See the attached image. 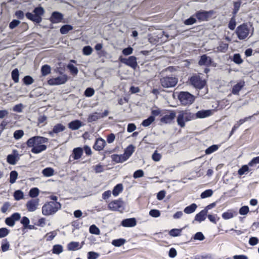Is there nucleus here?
<instances>
[{
  "label": "nucleus",
  "instance_id": "obj_1",
  "mask_svg": "<svg viewBox=\"0 0 259 259\" xmlns=\"http://www.w3.org/2000/svg\"><path fill=\"white\" fill-rule=\"evenodd\" d=\"M48 142L46 138L35 136L28 140L26 144L28 147H32L31 151L34 154L39 153L47 149V146L44 144Z\"/></svg>",
  "mask_w": 259,
  "mask_h": 259
},
{
  "label": "nucleus",
  "instance_id": "obj_2",
  "mask_svg": "<svg viewBox=\"0 0 259 259\" xmlns=\"http://www.w3.org/2000/svg\"><path fill=\"white\" fill-rule=\"evenodd\" d=\"M61 205L58 202H49L42 207V213L45 215H51L55 214L61 208Z\"/></svg>",
  "mask_w": 259,
  "mask_h": 259
},
{
  "label": "nucleus",
  "instance_id": "obj_3",
  "mask_svg": "<svg viewBox=\"0 0 259 259\" xmlns=\"http://www.w3.org/2000/svg\"><path fill=\"white\" fill-rule=\"evenodd\" d=\"M177 116V123L181 127L185 126V122L195 119V115L188 111H180Z\"/></svg>",
  "mask_w": 259,
  "mask_h": 259
},
{
  "label": "nucleus",
  "instance_id": "obj_4",
  "mask_svg": "<svg viewBox=\"0 0 259 259\" xmlns=\"http://www.w3.org/2000/svg\"><path fill=\"white\" fill-rule=\"evenodd\" d=\"M44 9L41 7L35 8L33 11V13H27L26 14V17L30 20L39 23L41 21V16L44 14Z\"/></svg>",
  "mask_w": 259,
  "mask_h": 259
},
{
  "label": "nucleus",
  "instance_id": "obj_5",
  "mask_svg": "<svg viewBox=\"0 0 259 259\" xmlns=\"http://www.w3.org/2000/svg\"><path fill=\"white\" fill-rule=\"evenodd\" d=\"M178 78L173 76H166L161 77L160 82L161 86L164 88H170L175 87L178 83Z\"/></svg>",
  "mask_w": 259,
  "mask_h": 259
},
{
  "label": "nucleus",
  "instance_id": "obj_6",
  "mask_svg": "<svg viewBox=\"0 0 259 259\" xmlns=\"http://www.w3.org/2000/svg\"><path fill=\"white\" fill-rule=\"evenodd\" d=\"M250 27L246 24H243L237 27L236 33L240 40L245 39L250 33Z\"/></svg>",
  "mask_w": 259,
  "mask_h": 259
},
{
  "label": "nucleus",
  "instance_id": "obj_7",
  "mask_svg": "<svg viewBox=\"0 0 259 259\" xmlns=\"http://www.w3.org/2000/svg\"><path fill=\"white\" fill-rule=\"evenodd\" d=\"M190 82L193 87L199 89H202L206 84L205 80L198 75L192 76L190 79Z\"/></svg>",
  "mask_w": 259,
  "mask_h": 259
},
{
  "label": "nucleus",
  "instance_id": "obj_8",
  "mask_svg": "<svg viewBox=\"0 0 259 259\" xmlns=\"http://www.w3.org/2000/svg\"><path fill=\"white\" fill-rule=\"evenodd\" d=\"M179 99L184 105L191 104L194 101V97L188 92H181L179 95Z\"/></svg>",
  "mask_w": 259,
  "mask_h": 259
},
{
  "label": "nucleus",
  "instance_id": "obj_9",
  "mask_svg": "<svg viewBox=\"0 0 259 259\" xmlns=\"http://www.w3.org/2000/svg\"><path fill=\"white\" fill-rule=\"evenodd\" d=\"M119 60L122 63L131 67L133 69H135L137 65V59L136 57L132 56L128 58H124L121 57H119Z\"/></svg>",
  "mask_w": 259,
  "mask_h": 259
},
{
  "label": "nucleus",
  "instance_id": "obj_10",
  "mask_svg": "<svg viewBox=\"0 0 259 259\" xmlns=\"http://www.w3.org/2000/svg\"><path fill=\"white\" fill-rule=\"evenodd\" d=\"M68 79L67 76L63 74L56 78H51L48 80V83L51 85H60L65 83Z\"/></svg>",
  "mask_w": 259,
  "mask_h": 259
},
{
  "label": "nucleus",
  "instance_id": "obj_11",
  "mask_svg": "<svg viewBox=\"0 0 259 259\" xmlns=\"http://www.w3.org/2000/svg\"><path fill=\"white\" fill-rule=\"evenodd\" d=\"M19 159V154L17 150H14L13 151V154L8 155L7 161L11 165H15L17 163Z\"/></svg>",
  "mask_w": 259,
  "mask_h": 259
},
{
  "label": "nucleus",
  "instance_id": "obj_12",
  "mask_svg": "<svg viewBox=\"0 0 259 259\" xmlns=\"http://www.w3.org/2000/svg\"><path fill=\"white\" fill-rule=\"evenodd\" d=\"M39 199H31L28 201L26 204V206L27 210L29 211L33 212L36 210L38 206L39 205Z\"/></svg>",
  "mask_w": 259,
  "mask_h": 259
},
{
  "label": "nucleus",
  "instance_id": "obj_13",
  "mask_svg": "<svg viewBox=\"0 0 259 259\" xmlns=\"http://www.w3.org/2000/svg\"><path fill=\"white\" fill-rule=\"evenodd\" d=\"M122 202L117 200L111 202L108 204V208L112 211H120L122 209Z\"/></svg>",
  "mask_w": 259,
  "mask_h": 259
},
{
  "label": "nucleus",
  "instance_id": "obj_14",
  "mask_svg": "<svg viewBox=\"0 0 259 259\" xmlns=\"http://www.w3.org/2000/svg\"><path fill=\"white\" fill-rule=\"evenodd\" d=\"M212 62V60L210 57L207 56L206 55H203L200 57L198 64L200 66H209Z\"/></svg>",
  "mask_w": 259,
  "mask_h": 259
},
{
  "label": "nucleus",
  "instance_id": "obj_15",
  "mask_svg": "<svg viewBox=\"0 0 259 259\" xmlns=\"http://www.w3.org/2000/svg\"><path fill=\"white\" fill-rule=\"evenodd\" d=\"M211 14L212 12L211 11H202L197 12L195 16L200 21H205L207 20L208 17Z\"/></svg>",
  "mask_w": 259,
  "mask_h": 259
},
{
  "label": "nucleus",
  "instance_id": "obj_16",
  "mask_svg": "<svg viewBox=\"0 0 259 259\" xmlns=\"http://www.w3.org/2000/svg\"><path fill=\"white\" fill-rule=\"evenodd\" d=\"M212 114V110H200L196 113L195 115V118H203L210 116Z\"/></svg>",
  "mask_w": 259,
  "mask_h": 259
},
{
  "label": "nucleus",
  "instance_id": "obj_17",
  "mask_svg": "<svg viewBox=\"0 0 259 259\" xmlns=\"http://www.w3.org/2000/svg\"><path fill=\"white\" fill-rule=\"evenodd\" d=\"M136 225V220L134 218L124 219L121 222V225L124 227H133Z\"/></svg>",
  "mask_w": 259,
  "mask_h": 259
},
{
  "label": "nucleus",
  "instance_id": "obj_18",
  "mask_svg": "<svg viewBox=\"0 0 259 259\" xmlns=\"http://www.w3.org/2000/svg\"><path fill=\"white\" fill-rule=\"evenodd\" d=\"M106 145L105 141L102 138H98L96 140V141L94 145V148L97 151L102 150Z\"/></svg>",
  "mask_w": 259,
  "mask_h": 259
},
{
  "label": "nucleus",
  "instance_id": "obj_19",
  "mask_svg": "<svg viewBox=\"0 0 259 259\" xmlns=\"http://www.w3.org/2000/svg\"><path fill=\"white\" fill-rule=\"evenodd\" d=\"M176 113L174 112H171L169 114L165 115L161 119V121L165 123H169L175 118Z\"/></svg>",
  "mask_w": 259,
  "mask_h": 259
},
{
  "label": "nucleus",
  "instance_id": "obj_20",
  "mask_svg": "<svg viewBox=\"0 0 259 259\" xmlns=\"http://www.w3.org/2000/svg\"><path fill=\"white\" fill-rule=\"evenodd\" d=\"M245 82L243 81H241L238 82L236 84L233 86L232 93L234 95H238L239 91L244 86Z\"/></svg>",
  "mask_w": 259,
  "mask_h": 259
},
{
  "label": "nucleus",
  "instance_id": "obj_21",
  "mask_svg": "<svg viewBox=\"0 0 259 259\" xmlns=\"http://www.w3.org/2000/svg\"><path fill=\"white\" fill-rule=\"evenodd\" d=\"M63 15L58 12H54L51 17V21L54 23H57L61 21Z\"/></svg>",
  "mask_w": 259,
  "mask_h": 259
},
{
  "label": "nucleus",
  "instance_id": "obj_22",
  "mask_svg": "<svg viewBox=\"0 0 259 259\" xmlns=\"http://www.w3.org/2000/svg\"><path fill=\"white\" fill-rule=\"evenodd\" d=\"M207 212L206 210H202L200 212L197 213L195 217V221H196L199 223L204 221L206 219V215Z\"/></svg>",
  "mask_w": 259,
  "mask_h": 259
},
{
  "label": "nucleus",
  "instance_id": "obj_23",
  "mask_svg": "<svg viewBox=\"0 0 259 259\" xmlns=\"http://www.w3.org/2000/svg\"><path fill=\"white\" fill-rule=\"evenodd\" d=\"M82 153L83 150L81 148H75L73 150L72 156L74 159H78L81 157Z\"/></svg>",
  "mask_w": 259,
  "mask_h": 259
},
{
  "label": "nucleus",
  "instance_id": "obj_24",
  "mask_svg": "<svg viewBox=\"0 0 259 259\" xmlns=\"http://www.w3.org/2000/svg\"><path fill=\"white\" fill-rule=\"evenodd\" d=\"M65 129V126L62 124H57L55 125L53 129L52 132H50L49 134L52 135L53 133L57 134L60 132H63Z\"/></svg>",
  "mask_w": 259,
  "mask_h": 259
},
{
  "label": "nucleus",
  "instance_id": "obj_25",
  "mask_svg": "<svg viewBox=\"0 0 259 259\" xmlns=\"http://www.w3.org/2000/svg\"><path fill=\"white\" fill-rule=\"evenodd\" d=\"M81 126V122L78 120L71 121L68 124V127L72 130H78Z\"/></svg>",
  "mask_w": 259,
  "mask_h": 259
},
{
  "label": "nucleus",
  "instance_id": "obj_26",
  "mask_svg": "<svg viewBox=\"0 0 259 259\" xmlns=\"http://www.w3.org/2000/svg\"><path fill=\"white\" fill-rule=\"evenodd\" d=\"M236 215V212L229 210L222 214V218L225 220H228L233 218Z\"/></svg>",
  "mask_w": 259,
  "mask_h": 259
},
{
  "label": "nucleus",
  "instance_id": "obj_27",
  "mask_svg": "<svg viewBox=\"0 0 259 259\" xmlns=\"http://www.w3.org/2000/svg\"><path fill=\"white\" fill-rule=\"evenodd\" d=\"M100 118H101L100 116V113L95 112L92 114H91L89 116L88 121L89 122H92L93 121H95Z\"/></svg>",
  "mask_w": 259,
  "mask_h": 259
},
{
  "label": "nucleus",
  "instance_id": "obj_28",
  "mask_svg": "<svg viewBox=\"0 0 259 259\" xmlns=\"http://www.w3.org/2000/svg\"><path fill=\"white\" fill-rule=\"evenodd\" d=\"M197 207L195 203H192L191 205L187 206L184 210L185 213L187 214H190L194 212Z\"/></svg>",
  "mask_w": 259,
  "mask_h": 259
},
{
  "label": "nucleus",
  "instance_id": "obj_29",
  "mask_svg": "<svg viewBox=\"0 0 259 259\" xmlns=\"http://www.w3.org/2000/svg\"><path fill=\"white\" fill-rule=\"evenodd\" d=\"M135 147L133 145H130L125 150L124 154L128 158L135 151Z\"/></svg>",
  "mask_w": 259,
  "mask_h": 259
},
{
  "label": "nucleus",
  "instance_id": "obj_30",
  "mask_svg": "<svg viewBox=\"0 0 259 259\" xmlns=\"http://www.w3.org/2000/svg\"><path fill=\"white\" fill-rule=\"evenodd\" d=\"M123 190V186L121 184H117L113 189L112 194L114 196H117Z\"/></svg>",
  "mask_w": 259,
  "mask_h": 259
},
{
  "label": "nucleus",
  "instance_id": "obj_31",
  "mask_svg": "<svg viewBox=\"0 0 259 259\" xmlns=\"http://www.w3.org/2000/svg\"><path fill=\"white\" fill-rule=\"evenodd\" d=\"M228 49V45L226 43L221 42L217 48V51L220 52H226Z\"/></svg>",
  "mask_w": 259,
  "mask_h": 259
},
{
  "label": "nucleus",
  "instance_id": "obj_32",
  "mask_svg": "<svg viewBox=\"0 0 259 259\" xmlns=\"http://www.w3.org/2000/svg\"><path fill=\"white\" fill-rule=\"evenodd\" d=\"M18 174L15 170H13L10 172V183L11 184H14L15 183L17 178Z\"/></svg>",
  "mask_w": 259,
  "mask_h": 259
},
{
  "label": "nucleus",
  "instance_id": "obj_33",
  "mask_svg": "<svg viewBox=\"0 0 259 259\" xmlns=\"http://www.w3.org/2000/svg\"><path fill=\"white\" fill-rule=\"evenodd\" d=\"M19 73L18 69H14L12 72V78L15 83H17L19 80Z\"/></svg>",
  "mask_w": 259,
  "mask_h": 259
},
{
  "label": "nucleus",
  "instance_id": "obj_34",
  "mask_svg": "<svg viewBox=\"0 0 259 259\" xmlns=\"http://www.w3.org/2000/svg\"><path fill=\"white\" fill-rule=\"evenodd\" d=\"M41 71L43 76H46L50 73L51 67L48 65H45L42 66Z\"/></svg>",
  "mask_w": 259,
  "mask_h": 259
},
{
  "label": "nucleus",
  "instance_id": "obj_35",
  "mask_svg": "<svg viewBox=\"0 0 259 259\" xmlns=\"http://www.w3.org/2000/svg\"><path fill=\"white\" fill-rule=\"evenodd\" d=\"M67 68L70 70L71 73L73 75H76L78 72L77 67L71 64H68L67 66Z\"/></svg>",
  "mask_w": 259,
  "mask_h": 259
},
{
  "label": "nucleus",
  "instance_id": "obj_36",
  "mask_svg": "<svg viewBox=\"0 0 259 259\" xmlns=\"http://www.w3.org/2000/svg\"><path fill=\"white\" fill-rule=\"evenodd\" d=\"M125 242V239L120 238L113 240L112 242V244L115 246L119 247L123 245Z\"/></svg>",
  "mask_w": 259,
  "mask_h": 259
},
{
  "label": "nucleus",
  "instance_id": "obj_37",
  "mask_svg": "<svg viewBox=\"0 0 259 259\" xmlns=\"http://www.w3.org/2000/svg\"><path fill=\"white\" fill-rule=\"evenodd\" d=\"M42 172L45 176L51 177L54 175V170L52 168L48 167L45 168Z\"/></svg>",
  "mask_w": 259,
  "mask_h": 259
},
{
  "label": "nucleus",
  "instance_id": "obj_38",
  "mask_svg": "<svg viewBox=\"0 0 259 259\" xmlns=\"http://www.w3.org/2000/svg\"><path fill=\"white\" fill-rule=\"evenodd\" d=\"M89 231L90 232L93 234L97 235L100 234V229L95 225H92L90 226Z\"/></svg>",
  "mask_w": 259,
  "mask_h": 259
},
{
  "label": "nucleus",
  "instance_id": "obj_39",
  "mask_svg": "<svg viewBox=\"0 0 259 259\" xmlns=\"http://www.w3.org/2000/svg\"><path fill=\"white\" fill-rule=\"evenodd\" d=\"M63 250V247L61 245H55L53 246L52 252L54 254H59Z\"/></svg>",
  "mask_w": 259,
  "mask_h": 259
},
{
  "label": "nucleus",
  "instance_id": "obj_40",
  "mask_svg": "<svg viewBox=\"0 0 259 259\" xmlns=\"http://www.w3.org/2000/svg\"><path fill=\"white\" fill-rule=\"evenodd\" d=\"M213 193V191L211 189H208L202 192L201 194L200 197L202 199L209 197L212 195Z\"/></svg>",
  "mask_w": 259,
  "mask_h": 259
},
{
  "label": "nucleus",
  "instance_id": "obj_41",
  "mask_svg": "<svg viewBox=\"0 0 259 259\" xmlns=\"http://www.w3.org/2000/svg\"><path fill=\"white\" fill-rule=\"evenodd\" d=\"M73 29L72 26L70 25H65L63 26L60 29V32L62 34H65L67 33L69 31Z\"/></svg>",
  "mask_w": 259,
  "mask_h": 259
},
{
  "label": "nucleus",
  "instance_id": "obj_42",
  "mask_svg": "<svg viewBox=\"0 0 259 259\" xmlns=\"http://www.w3.org/2000/svg\"><path fill=\"white\" fill-rule=\"evenodd\" d=\"M155 118L153 116H150L149 118H148L146 119H145L143 120V121L142 123V124L144 126H148L149 125H150L154 120Z\"/></svg>",
  "mask_w": 259,
  "mask_h": 259
},
{
  "label": "nucleus",
  "instance_id": "obj_43",
  "mask_svg": "<svg viewBox=\"0 0 259 259\" xmlns=\"http://www.w3.org/2000/svg\"><path fill=\"white\" fill-rule=\"evenodd\" d=\"M39 189L37 188H33L30 189L29 192V196L32 198H35L39 195Z\"/></svg>",
  "mask_w": 259,
  "mask_h": 259
},
{
  "label": "nucleus",
  "instance_id": "obj_44",
  "mask_svg": "<svg viewBox=\"0 0 259 259\" xmlns=\"http://www.w3.org/2000/svg\"><path fill=\"white\" fill-rule=\"evenodd\" d=\"M14 197L16 200H19L23 198L24 193L21 190H17L14 192Z\"/></svg>",
  "mask_w": 259,
  "mask_h": 259
},
{
  "label": "nucleus",
  "instance_id": "obj_45",
  "mask_svg": "<svg viewBox=\"0 0 259 259\" xmlns=\"http://www.w3.org/2000/svg\"><path fill=\"white\" fill-rule=\"evenodd\" d=\"M182 229H173L169 232V234L172 237L179 236L181 235Z\"/></svg>",
  "mask_w": 259,
  "mask_h": 259
},
{
  "label": "nucleus",
  "instance_id": "obj_46",
  "mask_svg": "<svg viewBox=\"0 0 259 259\" xmlns=\"http://www.w3.org/2000/svg\"><path fill=\"white\" fill-rule=\"evenodd\" d=\"M79 243L71 242L68 244L67 248L69 250H74L78 248Z\"/></svg>",
  "mask_w": 259,
  "mask_h": 259
},
{
  "label": "nucleus",
  "instance_id": "obj_47",
  "mask_svg": "<svg viewBox=\"0 0 259 259\" xmlns=\"http://www.w3.org/2000/svg\"><path fill=\"white\" fill-rule=\"evenodd\" d=\"M24 135V132L22 130H17L14 133V138L16 140H19Z\"/></svg>",
  "mask_w": 259,
  "mask_h": 259
},
{
  "label": "nucleus",
  "instance_id": "obj_48",
  "mask_svg": "<svg viewBox=\"0 0 259 259\" xmlns=\"http://www.w3.org/2000/svg\"><path fill=\"white\" fill-rule=\"evenodd\" d=\"M194 16L195 15H193L189 19H186L184 21V24L186 25H190L195 23L196 22V20L194 17Z\"/></svg>",
  "mask_w": 259,
  "mask_h": 259
},
{
  "label": "nucleus",
  "instance_id": "obj_49",
  "mask_svg": "<svg viewBox=\"0 0 259 259\" xmlns=\"http://www.w3.org/2000/svg\"><path fill=\"white\" fill-rule=\"evenodd\" d=\"M218 145H212V146H210L209 148H208L205 150V153L206 154H211V153L217 151L218 150Z\"/></svg>",
  "mask_w": 259,
  "mask_h": 259
},
{
  "label": "nucleus",
  "instance_id": "obj_50",
  "mask_svg": "<svg viewBox=\"0 0 259 259\" xmlns=\"http://www.w3.org/2000/svg\"><path fill=\"white\" fill-rule=\"evenodd\" d=\"M99 256V254L94 251H90L88 253V259H97Z\"/></svg>",
  "mask_w": 259,
  "mask_h": 259
},
{
  "label": "nucleus",
  "instance_id": "obj_51",
  "mask_svg": "<svg viewBox=\"0 0 259 259\" xmlns=\"http://www.w3.org/2000/svg\"><path fill=\"white\" fill-rule=\"evenodd\" d=\"M94 94V90L91 88H87L84 92V95L87 97H91L93 96Z\"/></svg>",
  "mask_w": 259,
  "mask_h": 259
},
{
  "label": "nucleus",
  "instance_id": "obj_52",
  "mask_svg": "<svg viewBox=\"0 0 259 259\" xmlns=\"http://www.w3.org/2000/svg\"><path fill=\"white\" fill-rule=\"evenodd\" d=\"M24 83L26 85L31 84L33 82V79L30 76H26L23 78Z\"/></svg>",
  "mask_w": 259,
  "mask_h": 259
},
{
  "label": "nucleus",
  "instance_id": "obj_53",
  "mask_svg": "<svg viewBox=\"0 0 259 259\" xmlns=\"http://www.w3.org/2000/svg\"><path fill=\"white\" fill-rule=\"evenodd\" d=\"M233 61L238 64H240L242 63L243 61L241 58L240 54H235L233 57Z\"/></svg>",
  "mask_w": 259,
  "mask_h": 259
},
{
  "label": "nucleus",
  "instance_id": "obj_54",
  "mask_svg": "<svg viewBox=\"0 0 259 259\" xmlns=\"http://www.w3.org/2000/svg\"><path fill=\"white\" fill-rule=\"evenodd\" d=\"M9 247L10 244L9 242H8L6 240H4L1 246L2 251L5 252L8 250L9 249Z\"/></svg>",
  "mask_w": 259,
  "mask_h": 259
},
{
  "label": "nucleus",
  "instance_id": "obj_55",
  "mask_svg": "<svg viewBox=\"0 0 259 259\" xmlns=\"http://www.w3.org/2000/svg\"><path fill=\"white\" fill-rule=\"evenodd\" d=\"M93 49L90 46H85L83 49V53L85 55H90L92 54Z\"/></svg>",
  "mask_w": 259,
  "mask_h": 259
},
{
  "label": "nucleus",
  "instance_id": "obj_56",
  "mask_svg": "<svg viewBox=\"0 0 259 259\" xmlns=\"http://www.w3.org/2000/svg\"><path fill=\"white\" fill-rule=\"evenodd\" d=\"M152 158L155 161H159L161 158V155L156 150L152 154Z\"/></svg>",
  "mask_w": 259,
  "mask_h": 259
},
{
  "label": "nucleus",
  "instance_id": "obj_57",
  "mask_svg": "<svg viewBox=\"0 0 259 259\" xmlns=\"http://www.w3.org/2000/svg\"><path fill=\"white\" fill-rule=\"evenodd\" d=\"M144 176V171L141 169L136 170L133 175V177L135 179L140 178Z\"/></svg>",
  "mask_w": 259,
  "mask_h": 259
},
{
  "label": "nucleus",
  "instance_id": "obj_58",
  "mask_svg": "<svg viewBox=\"0 0 259 259\" xmlns=\"http://www.w3.org/2000/svg\"><path fill=\"white\" fill-rule=\"evenodd\" d=\"M94 169L96 173L102 172L104 171V166L100 164L93 166Z\"/></svg>",
  "mask_w": 259,
  "mask_h": 259
},
{
  "label": "nucleus",
  "instance_id": "obj_59",
  "mask_svg": "<svg viewBox=\"0 0 259 259\" xmlns=\"http://www.w3.org/2000/svg\"><path fill=\"white\" fill-rule=\"evenodd\" d=\"M149 215L152 217L157 218L160 215V212L157 209H151L149 212Z\"/></svg>",
  "mask_w": 259,
  "mask_h": 259
},
{
  "label": "nucleus",
  "instance_id": "obj_60",
  "mask_svg": "<svg viewBox=\"0 0 259 259\" xmlns=\"http://www.w3.org/2000/svg\"><path fill=\"white\" fill-rule=\"evenodd\" d=\"M30 223L29 219L26 217H23L21 220V223L23 225L25 229H26L27 226Z\"/></svg>",
  "mask_w": 259,
  "mask_h": 259
},
{
  "label": "nucleus",
  "instance_id": "obj_61",
  "mask_svg": "<svg viewBox=\"0 0 259 259\" xmlns=\"http://www.w3.org/2000/svg\"><path fill=\"white\" fill-rule=\"evenodd\" d=\"M249 170L248 166L246 165H243L241 168L238 170V173L239 175L241 176Z\"/></svg>",
  "mask_w": 259,
  "mask_h": 259
},
{
  "label": "nucleus",
  "instance_id": "obj_62",
  "mask_svg": "<svg viewBox=\"0 0 259 259\" xmlns=\"http://www.w3.org/2000/svg\"><path fill=\"white\" fill-rule=\"evenodd\" d=\"M133 52V49L131 47L125 48L122 50V54L125 56L131 55Z\"/></svg>",
  "mask_w": 259,
  "mask_h": 259
},
{
  "label": "nucleus",
  "instance_id": "obj_63",
  "mask_svg": "<svg viewBox=\"0 0 259 259\" xmlns=\"http://www.w3.org/2000/svg\"><path fill=\"white\" fill-rule=\"evenodd\" d=\"M249 211V207L247 206H243L239 209V213L241 215H245Z\"/></svg>",
  "mask_w": 259,
  "mask_h": 259
},
{
  "label": "nucleus",
  "instance_id": "obj_64",
  "mask_svg": "<svg viewBox=\"0 0 259 259\" xmlns=\"http://www.w3.org/2000/svg\"><path fill=\"white\" fill-rule=\"evenodd\" d=\"M9 233V231L6 228H2L0 229V238L5 237Z\"/></svg>",
  "mask_w": 259,
  "mask_h": 259
}]
</instances>
